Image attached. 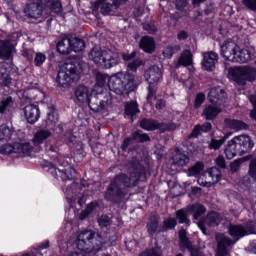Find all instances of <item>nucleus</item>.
Segmentation results:
<instances>
[{
  "instance_id": "14",
  "label": "nucleus",
  "mask_w": 256,
  "mask_h": 256,
  "mask_svg": "<svg viewBox=\"0 0 256 256\" xmlns=\"http://www.w3.org/2000/svg\"><path fill=\"white\" fill-rule=\"evenodd\" d=\"M222 217L217 212H210L205 220H199L197 222V226L202 231L204 235H207V230L205 229V226L208 227H217L219 226V223H221Z\"/></svg>"
},
{
  "instance_id": "51",
  "label": "nucleus",
  "mask_w": 256,
  "mask_h": 256,
  "mask_svg": "<svg viewBox=\"0 0 256 256\" xmlns=\"http://www.w3.org/2000/svg\"><path fill=\"white\" fill-rule=\"evenodd\" d=\"M225 144V140L220 139H212L209 143V149H214V151H217L218 149H221L223 145Z\"/></svg>"
},
{
  "instance_id": "20",
  "label": "nucleus",
  "mask_w": 256,
  "mask_h": 256,
  "mask_svg": "<svg viewBox=\"0 0 256 256\" xmlns=\"http://www.w3.org/2000/svg\"><path fill=\"white\" fill-rule=\"evenodd\" d=\"M23 113L25 119L33 124L39 121V117H41V111L39 110V106L35 104H28L23 108Z\"/></svg>"
},
{
  "instance_id": "31",
  "label": "nucleus",
  "mask_w": 256,
  "mask_h": 256,
  "mask_svg": "<svg viewBox=\"0 0 256 256\" xmlns=\"http://www.w3.org/2000/svg\"><path fill=\"white\" fill-rule=\"evenodd\" d=\"M109 75L103 74V73H97L96 74V85H95V91L96 93H101V91H105V86L109 85Z\"/></svg>"
},
{
  "instance_id": "9",
  "label": "nucleus",
  "mask_w": 256,
  "mask_h": 256,
  "mask_svg": "<svg viewBox=\"0 0 256 256\" xmlns=\"http://www.w3.org/2000/svg\"><path fill=\"white\" fill-rule=\"evenodd\" d=\"M111 103H113V96L111 92L105 90L90 96L88 107L91 111H94V113H100V111H105V108L109 107Z\"/></svg>"
},
{
  "instance_id": "8",
  "label": "nucleus",
  "mask_w": 256,
  "mask_h": 256,
  "mask_svg": "<svg viewBox=\"0 0 256 256\" xmlns=\"http://www.w3.org/2000/svg\"><path fill=\"white\" fill-rule=\"evenodd\" d=\"M228 75L238 85H246L247 81H256V69L249 66L229 68Z\"/></svg>"
},
{
  "instance_id": "22",
  "label": "nucleus",
  "mask_w": 256,
  "mask_h": 256,
  "mask_svg": "<svg viewBox=\"0 0 256 256\" xmlns=\"http://www.w3.org/2000/svg\"><path fill=\"white\" fill-rule=\"evenodd\" d=\"M95 7H100L102 15H109L113 11L119 9V2L116 0H98Z\"/></svg>"
},
{
  "instance_id": "54",
  "label": "nucleus",
  "mask_w": 256,
  "mask_h": 256,
  "mask_svg": "<svg viewBox=\"0 0 256 256\" xmlns=\"http://www.w3.org/2000/svg\"><path fill=\"white\" fill-rule=\"evenodd\" d=\"M66 142L72 143V145H77V147H80V149L83 147V144L81 142H77V137H75V135L72 133L66 135Z\"/></svg>"
},
{
  "instance_id": "18",
  "label": "nucleus",
  "mask_w": 256,
  "mask_h": 256,
  "mask_svg": "<svg viewBox=\"0 0 256 256\" xmlns=\"http://www.w3.org/2000/svg\"><path fill=\"white\" fill-rule=\"evenodd\" d=\"M223 111V106L221 104H206L204 110L202 112V117L206 119V121H213L217 119L219 113Z\"/></svg>"
},
{
  "instance_id": "21",
  "label": "nucleus",
  "mask_w": 256,
  "mask_h": 256,
  "mask_svg": "<svg viewBox=\"0 0 256 256\" xmlns=\"http://www.w3.org/2000/svg\"><path fill=\"white\" fill-rule=\"evenodd\" d=\"M217 63H219V54L214 51L203 53L202 66L206 71H213Z\"/></svg>"
},
{
  "instance_id": "44",
  "label": "nucleus",
  "mask_w": 256,
  "mask_h": 256,
  "mask_svg": "<svg viewBox=\"0 0 256 256\" xmlns=\"http://www.w3.org/2000/svg\"><path fill=\"white\" fill-rule=\"evenodd\" d=\"M13 106V97L8 96L6 98H3L0 102V113L3 115L9 109V107Z\"/></svg>"
},
{
  "instance_id": "17",
  "label": "nucleus",
  "mask_w": 256,
  "mask_h": 256,
  "mask_svg": "<svg viewBox=\"0 0 256 256\" xmlns=\"http://www.w3.org/2000/svg\"><path fill=\"white\" fill-rule=\"evenodd\" d=\"M144 77L149 85H157V83H161V81H163V72L159 66L154 65L144 73Z\"/></svg>"
},
{
  "instance_id": "59",
  "label": "nucleus",
  "mask_w": 256,
  "mask_h": 256,
  "mask_svg": "<svg viewBox=\"0 0 256 256\" xmlns=\"http://www.w3.org/2000/svg\"><path fill=\"white\" fill-rule=\"evenodd\" d=\"M215 163L217 167H220V169H227V163L225 162V157L223 155H219L215 159Z\"/></svg>"
},
{
  "instance_id": "58",
  "label": "nucleus",
  "mask_w": 256,
  "mask_h": 256,
  "mask_svg": "<svg viewBox=\"0 0 256 256\" xmlns=\"http://www.w3.org/2000/svg\"><path fill=\"white\" fill-rule=\"evenodd\" d=\"M249 175L256 180V158L252 159L249 165Z\"/></svg>"
},
{
  "instance_id": "60",
  "label": "nucleus",
  "mask_w": 256,
  "mask_h": 256,
  "mask_svg": "<svg viewBox=\"0 0 256 256\" xmlns=\"http://www.w3.org/2000/svg\"><path fill=\"white\" fill-rule=\"evenodd\" d=\"M242 3L250 11H256V0H242Z\"/></svg>"
},
{
  "instance_id": "45",
  "label": "nucleus",
  "mask_w": 256,
  "mask_h": 256,
  "mask_svg": "<svg viewBox=\"0 0 256 256\" xmlns=\"http://www.w3.org/2000/svg\"><path fill=\"white\" fill-rule=\"evenodd\" d=\"M205 166H203V163L197 162L194 166L190 167L188 170L189 177H197L201 171H203Z\"/></svg>"
},
{
  "instance_id": "55",
  "label": "nucleus",
  "mask_w": 256,
  "mask_h": 256,
  "mask_svg": "<svg viewBox=\"0 0 256 256\" xmlns=\"http://www.w3.org/2000/svg\"><path fill=\"white\" fill-rule=\"evenodd\" d=\"M173 3L177 11H183V9L189 5V0H174Z\"/></svg>"
},
{
  "instance_id": "57",
  "label": "nucleus",
  "mask_w": 256,
  "mask_h": 256,
  "mask_svg": "<svg viewBox=\"0 0 256 256\" xmlns=\"http://www.w3.org/2000/svg\"><path fill=\"white\" fill-rule=\"evenodd\" d=\"M203 103H205V94H203V93L197 94L195 101H194L195 108L199 109V107H201V105H203Z\"/></svg>"
},
{
  "instance_id": "33",
  "label": "nucleus",
  "mask_w": 256,
  "mask_h": 256,
  "mask_svg": "<svg viewBox=\"0 0 256 256\" xmlns=\"http://www.w3.org/2000/svg\"><path fill=\"white\" fill-rule=\"evenodd\" d=\"M50 13H61V1L59 0H38Z\"/></svg>"
},
{
  "instance_id": "4",
  "label": "nucleus",
  "mask_w": 256,
  "mask_h": 256,
  "mask_svg": "<svg viewBox=\"0 0 256 256\" xmlns=\"http://www.w3.org/2000/svg\"><path fill=\"white\" fill-rule=\"evenodd\" d=\"M81 73H83V68H81L79 62H66L59 68L56 83H58L59 87L67 89V87H71L73 81H79Z\"/></svg>"
},
{
  "instance_id": "34",
  "label": "nucleus",
  "mask_w": 256,
  "mask_h": 256,
  "mask_svg": "<svg viewBox=\"0 0 256 256\" xmlns=\"http://www.w3.org/2000/svg\"><path fill=\"white\" fill-rule=\"evenodd\" d=\"M10 73V68H9V64L4 63L1 65L0 67V81L1 83L7 87L8 85H11V76L9 75Z\"/></svg>"
},
{
  "instance_id": "11",
  "label": "nucleus",
  "mask_w": 256,
  "mask_h": 256,
  "mask_svg": "<svg viewBox=\"0 0 256 256\" xmlns=\"http://www.w3.org/2000/svg\"><path fill=\"white\" fill-rule=\"evenodd\" d=\"M66 199L70 207H75L76 203H78L80 207H83L87 201L85 195H83V185L72 184L68 186L66 189Z\"/></svg>"
},
{
  "instance_id": "52",
  "label": "nucleus",
  "mask_w": 256,
  "mask_h": 256,
  "mask_svg": "<svg viewBox=\"0 0 256 256\" xmlns=\"http://www.w3.org/2000/svg\"><path fill=\"white\" fill-rule=\"evenodd\" d=\"M141 65H143V60L137 58L135 60H133L132 62L128 63L127 67L129 69V71H137V69H139V67H141Z\"/></svg>"
},
{
  "instance_id": "7",
  "label": "nucleus",
  "mask_w": 256,
  "mask_h": 256,
  "mask_svg": "<svg viewBox=\"0 0 256 256\" xmlns=\"http://www.w3.org/2000/svg\"><path fill=\"white\" fill-rule=\"evenodd\" d=\"M254 146L255 144L251 140V137L240 135L234 137L227 143L224 153L227 159H234L237 155L241 157L245 153H249Z\"/></svg>"
},
{
  "instance_id": "25",
  "label": "nucleus",
  "mask_w": 256,
  "mask_h": 256,
  "mask_svg": "<svg viewBox=\"0 0 256 256\" xmlns=\"http://www.w3.org/2000/svg\"><path fill=\"white\" fill-rule=\"evenodd\" d=\"M15 46L9 40H0V59H11Z\"/></svg>"
},
{
  "instance_id": "12",
  "label": "nucleus",
  "mask_w": 256,
  "mask_h": 256,
  "mask_svg": "<svg viewBox=\"0 0 256 256\" xmlns=\"http://www.w3.org/2000/svg\"><path fill=\"white\" fill-rule=\"evenodd\" d=\"M32 149L33 146H31V143L29 142H16L14 144H5L1 146L0 153L1 155H11V153H22V155H30Z\"/></svg>"
},
{
  "instance_id": "42",
  "label": "nucleus",
  "mask_w": 256,
  "mask_h": 256,
  "mask_svg": "<svg viewBox=\"0 0 256 256\" xmlns=\"http://www.w3.org/2000/svg\"><path fill=\"white\" fill-rule=\"evenodd\" d=\"M179 239L181 249H189V247H191L189 238H187V231H185L184 229L179 231Z\"/></svg>"
},
{
  "instance_id": "32",
  "label": "nucleus",
  "mask_w": 256,
  "mask_h": 256,
  "mask_svg": "<svg viewBox=\"0 0 256 256\" xmlns=\"http://www.w3.org/2000/svg\"><path fill=\"white\" fill-rule=\"evenodd\" d=\"M229 233L233 239H241V237H245L249 235V230L243 226L239 225H230L229 226Z\"/></svg>"
},
{
  "instance_id": "10",
  "label": "nucleus",
  "mask_w": 256,
  "mask_h": 256,
  "mask_svg": "<svg viewBox=\"0 0 256 256\" xmlns=\"http://www.w3.org/2000/svg\"><path fill=\"white\" fill-rule=\"evenodd\" d=\"M57 163L62 168L57 169L53 164H50L49 167V173H51L53 177H60L63 181H71L77 177V172L69 165L68 161H65V157L60 156L57 159Z\"/></svg>"
},
{
  "instance_id": "47",
  "label": "nucleus",
  "mask_w": 256,
  "mask_h": 256,
  "mask_svg": "<svg viewBox=\"0 0 256 256\" xmlns=\"http://www.w3.org/2000/svg\"><path fill=\"white\" fill-rule=\"evenodd\" d=\"M176 217L180 224L185 223V225H189L191 223V220H189V217H187V212H185L183 209L176 212Z\"/></svg>"
},
{
  "instance_id": "46",
  "label": "nucleus",
  "mask_w": 256,
  "mask_h": 256,
  "mask_svg": "<svg viewBox=\"0 0 256 256\" xmlns=\"http://www.w3.org/2000/svg\"><path fill=\"white\" fill-rule=\"evenodd\" d=\"M174 227H177V219L175 218H166L163 221V227H162V231H169L171 229H173Z\"/></svg>"
},
{
  "instance_id": "40",
  "label": "nucleus",
  "mask_w": 256,
  "mask_h": 256,
  "mask_svg": "<svg viewBox=\"0 0 256 256\" xmlns=\"http://www.w3.org/2000/svg\"><path fill=\"white\" fill-rule=\"evenodd\" d=\"M71 49L75 53H81L85 49V41L80 38H72Z\"/></svg>"
},
{
  "instance_id": "26",
  "label": "nucleus",
  "mask_w": 256,
  "mask_h": 256,
  "mask_svg": "<svg viewBox=\"0 0 256 256\" xmlns=\"http://www.w3.org/2000/svg\"><path fill=\"white\" fill-rule=\"evenodd\" d=\"M193 65V53L191 50H184L180 57L178 58L177 63L175 64V68L179 69V67H191Z\"/></svg>"
},
{
  "instance_id": "63",
  "label": "nucleus",
  "mask_w": 256,
  "mask_h": 256,
  "mask_svg": "<svg viewBox=\"0 0 256 256\" xmlns=\"http://www.w3.org/2000/svg\"><path fill=\"white\" fill-rule=\"evenodd\" d=\"M239 167H241V161L239 160H234L231 164H230V171L232 173H237V171H239Z\"/></svg>"
},
{
  "instance_id": "23",
  "label": "nucleus",
  "mask_w": 256,
  "mask_h": 256,
  "mask_svg": "<svg viewBox=\"0 0 256 256\" xmlns=\"http://www.w3.org/2000/svg\"><path fill=\"white\" fill-rule=\"evenodd\" d=\"M52 135L51 131L45 128L37 130L32 139L34 147H41Z\"/></svg>"
},
{
  "instance_id": "41",
  "label": "nucleus",
  "mask_w": 256,
  "mask_h": 256,
  "mask_svg": "<svg viewBox=\"0 0 256 256\" xmlns=\"http://www.w3.org/2000/svg\"><path fill=\"white\" fill-rule=\"evenodd\" d=\"M99 205L97 202H91L87 205L86 209L82 211L79 215L80 221H83L84 219H87V216L91 215L93 213L94 209Z\"/></svg>"
},
{
  "instance_id": "36",
  "label": "nucleus",
  "mask_w": 256,
  "mask_h": 256,
  "mask_svg": "<svg viewBox=\"0 0 256 256\" xmlns=\"http://www.w3.org/2000/svg\"><path fill=\"white\" fill-rule=\"evenodd\" d=\"M147 231L149 235H155L159 231V216L151 215L147 222Z\"/></svg>"
},
{
  "instance_id": "29",
  "label": "nucleus",
  "mask_w": 256,
  "mask_h": 256,
  "mask_svg": "<svg viewBox=\"0 0 256 256\" xmlns=\"http://www.w3.org/2000/svg\"><path fill=\"white\" fill-rule=\"evenodd\" d=\"M140 127L144 129V131H155L156 129H165L163 128V123H159L153 119H143L140 121Z\"/></svg>"
},
{
  "instance_id": "2",
  "label": "nucleus",
  "mask_w": 256,
  "mask_h": 256,
  "mask_svg": "<svg viewBox=\"0 0 256 256\" xmlns=\"http://www.w3.org/2000/svg\"><path fill=\"white\" fill-rule=\"evenodd\" d=\"M88 59L93 61L97 67H101V69H113V67H117L121 63L119 53L111 49L103 50L99 47L91 49L88 53Z\"/></svg>"
},
{
  "instance_id": "62",
  "label": "nucleus",
  "mask_w": 256,
  "mask_h": 256,
  "mask_svg": "<svg viewBox=\"0 0 256 256\" xmlns=\"http://www.w3.org/2000/svg\"><path fill=\"white\" fill-rule=\"evenodd\" d=\"M57 121H59V118H57V115L54 112L48 114V125H56Z\"/></svg>"
},
{
  "instance_id": "15",
  "label": "nucleus",
  "mask_w": 256,
  "mask_h": 256,
  "mask_svg": "<svg viewBox=\"0 0 256 256\" xmlns=\"http://www.w3.org/2000/svg\"><path fill=\"white\" fill-rule=\"evenodd\" d=\"M43 7L45 4H42L41 1L33 0L32 3L25 6L24 13L30 19H39L43 15Z\"/></svg>"
},
{
  "instance_id": "27",
  "label": "nucleus",
  "mask_w": 256,
  "mask_h": 256,
  "mask_svg": "<svg viewBox=\"0 0 256 256\" xmlns=\"http://www.w3.org/2000/svg\"><path fill=\"white\" fill-rule=\"evenodd\" d=\"M187 211L193 215L194 221H199V219L203 217L205 213H207V208H205L203 204L195 203L191 206H188Z\"/></svg>"
},
{
  "instance_id": "3",
  "label": "nucleus",
  "mask_w": 256,
  "mask_h": 256,
  "mask_svg": "<svg viewBox=\"0 0 256 256\" xmlns=\"http://www.w3.org/2000/svg\"><path fill=\"white\" fill-rule=\"evenodd\" d=\"M76 245L83 253H99L103 250L105 240L93 230H85L78 235Z\"/></svg>"
},
{
  "instance_id": "35",
  "label": "nucleus",
  "mask_w": 256,
  "mask_h": 256,
  "mask_svg": "<svg viewBox=\"0 0 256 256\" xmlns=\"http://www.w3.org/2000/svg\"><path fill=\"white\" fill-rule=\"evenodd\" d=\"M225 123L229 129H233L234 131H245L249 129V126L241 120L226 119Z\"/></svg>"
},
{
  "instance_id": "48",
  "label": "nucleus",
  "mask_w": 256,
  "mask_h": 256,
  "mask_svg": "<svg viewBox=\"0 0 256 256\" xmlns=\"http://www.w3.org/2000/svg\"><path fill=\"white\" fill-rule=\"evenodd\" d=\"M175 49L177 51H180L181 50V46H167L166 48H164L163 50V56L166 58V59H171V57H173V55H175Z\"/></svg>"
},
{
  "instance_id": "37",
  "label": "nucleus",
  "mask_w": 256,
  "mask_h": 256,
  "mask_svg": "<svg viewBox=\"0 0 256 256\" xmlns=\"http://www.w3.org/2000/svg\"><path fill=\"white\" fill-rule=\"evenodd\" d=\"M173 165L177 167H185V165H189V156L181 153L176 152L175 155L172 157Z\"/></svg>"
},
{
  "instance_id": "19",
  "label": "nucleus",
  "mask_w": 256,
  "mask_h": 256,
  "mask_svg": "<svg viewBox=\"0 0 256 256\" xmlns=\"http://www.w3.org/2000/svg\"><path fill=\"white\" fill-rule=\"evenodd\" d=\"M225 99H227V92H225L221 87H214L208 93V101L210 103H214V105L223 106Z\"/></svg>"
},
{
  "instance_id": "5",
  "label": "nucleus",
  "mask_w": 256,
  "mask_h": 256,
  "mask_svg": "<svg viewBox=\"0 0 256 256\" xmlns=\"http://www.w3.org/2000/svg\"><path fill=\"white\" fill-rule=\"evenodd\" d=\"M221 55L225 61L232 63H249L251 61V52L249 48L241 49L237 43L226 40L221 45Z\"/></svg>"
},
{
  "instance_id": "16",
  "label": "nucleus",
  "mask_w": 256,
  "mask_h": 256,
  "mask_svg": "<svg viewBox=\"0 0 256 256\" xmlns=\"http://www.w3.org/2000/svg\"><path fill=\"white\" fill-rule=\"evenodd\" d=\"M217 253L216 256H231L227 249L233 245V241L225 234H216Z\"/></svg>"
},
{
  "instance_id": "61",
  "label": "nucleus",
  "mask_w": 256,
  "mask_h": 256,
  "mask_svg": "<svg viewBox=\"0 0 256 256\" xmlns=\"http://www.w3.org/2000/svg\"><path fill=\"white\" fill-rule=\"evenodd\" d=\"M250 102L252 103L254 109L251 111L250 115L252 117V119H254L256 121V96L255 95H251L249 97Z\"/></svg>"
},
{
  "instance_id": "43",
  "label": "nucleus",
  "mask_w": 256,
  "mask_h": 256,
  "mask_svg": "<svg viewBox=\"0 0 256 256\" xmlns=\"http://www.w3.org/2000/svg\"><path fill=\"white\" fill-rule=\"evenodd\" d=\"M132 139L138 143H147V141H151V137H149L146 133H141V131L134 132L132 134Z\"/></svg>"
},
{
  "instance_id": "49",
  "label": "nucleus",
  "mask_w": 256,
  "mask_h": 256,
  "mask_svg": "<svg viewBox=\"0 0 256 256\" xmlns=\"http://www.w3.org/2000/svg\"><path fill=\"white\" fill-rule=\"evenodd\" d=\"M140 256H163V250L160 247H155L142 252Z\"/></svg>"
},
{
  "instance_id": "28",
  "label": "nucleus",
  "mask_w": 256,
  "mask_h": 256,
  "mask_svg": "<svg viewBox=\"0 0 256 256\" xmlns=\"http://www.w3.org/2000/svg\"><path fill=\"white\" fill-rule=\"evenodd\" d=\"M140 48L145 51V53H153L156 49L155 39L151 36H144L140 39Z\"/></svg>"
},
{
  "instance_id": "64",
  "label": "nucleus",
  "mask_w": 256,
  "mask_h": 256,
  "mask_svg": "<svg viewBox=\"0 0 256 256\" xmlns=\"http://www.w3.org/2000/svg\"><path fill=\"white\" fill-rule=\"evenodd\" d=\"M189 38V32L182 30L180 32H178L177 34V39L178 41H185Z\"/></svg>"
},
{
  "instance_id": "56",
  "label": "nucleus",
  "mask_w": 256,
  "mask_h": 256,
  "mask_svg": "<svg viewBox=\"0 0 256 256\" xmlns=\"http://www.w3.org/2000/svg\"><path fill=\"white\" fill-rule=\"evenodd\" d=\"M98 223L101 227H109V225H111V217L107 216V215H102L99 219H98Z\"/></svg>"
},
{
  "instance_id": "6",
  "label": "nucleus",
  "mask_w": 256,
  "mask_h": 256,
  "mask_svg": "<svg viewBox=\"0 0 256 256\" xmlns=\"http://www.w3.org/2000/svg\"><path fill=\"white\" fill-rule=\"evenodd\" d=\"M108 88L116 95H125L135 89V75L128 72H118L109 78Z\"/></svg>"
},
{
  "instance_id": "38",
  "label": "nucleus",
  "mask_w": 256,
  "mask_h": 256,
  "mask_svg": "<svg viewBox=\"0 0 256 256\" xmlns=\"http://www.w3.org/2000/svg\"><path fill=\"white\" fill-rule=\"evenodd\" d=\"M13 137V130L7 125L0 126V141H9Z\"/></svg>"
},
{
  "instance_id": "39",
  "label": "nucleus",
  "mask_w": 256,
  "mask_h": 256,
  "mask_svg": "<svg viewBox=\"0 0 256 256\" xmlns=\"http://www.w3.org/2000/svg\"><path fill=\"white\" fill-rule=\"evenodd\" d=\"M137 113H139V106L137 105V102H129L125 105V114L128 117H134Z\"/></svg>"
},
{
  "instance_id": "1",
  "label": "nucleus",
  "mask_w": 256,
  "mask_h": 256,
  "mask_svg": "<svg viewBox=\"0 0 256 256\" xmlns=\"http://www.w3.org/2000/svg\"><path fill=\"white\" fill-rule=\"evenodd\" d=\"M147 179V172L143 165L136 163L132 165L129 174H118L108 186L105 192V199L112 203H119L127 194L125 189L137 187L139 181Z\"/></svg>"
},
{
  "instance_id": "53",
  "label": "nucleus",
  "mask_w": 256,
  "mask_h": 256,
  "mask_svg": "<svg viewBox=\"0 0 256 256\" xmlns=\"http://www.w3.org/2000/svg\"><path fill=\"white\" fill-rule=\"evenodd\" d=\"M156 93H157V89L154 86L149 85L148 86V95H147L148 103L153 104V99H157Z\"/></svg>"
},
{
  "instance_id": "30",
  "label": "nucleus",
  "mask_w": 256,
  "mask_h": 256,
  "mask_svg": "<svg viewBox=\"0 0 256 256\" xmlns=\"http://www.w3.org/2000/svg\"><path fill=\"white\" fill-rule=\"evenodd\" d=\"M71 43H72V39L68 37H64L60 41H58L57 43L58 53H60L61 55H69V53L72 52Z\"/></svg>"
},
{
  "instance_id": "24",
  "label": "nucleus",
  "mask_w": 256,
  "mask_h": 256,
  "mask_svg": "<svg viewBox=\"0 0 256 256\" xmlns=\"http://www.w3.org/2000/svg\"><path fill=\"white\" fill-rule=\"evenodd\" d=\"M74 95L78 101V103H89V99H91V92L89 88L85 85H79L75 88Z\"/></svg>"
},
{
  "instance_id": "13",
  "label": "nucleus",
  "mask_w": 256,
  "mask_h": 256,
  "mask_svg": "<svg viewBox=\"0 0 256 256\" xmlns=\"http://www.w3.org/2000/svg\"><path fill=\"white\" fill-rule=\"evenodd\" d=\"M221 181V170L217 167H212L206 170L199 178L198 183L202 185V187H211L215 185V183H219Z\"/></svg>"
},
{
  "instance_id": "50",
  "label": "nucleus",
  "mask_w": 256,
  "mask_h": 256,
  "mask_svg": "<svg viewBox=\"0 0 256 256\" xmlns=\"http://www.w3.org/2000/svg\"><path fill=\"white\" fill-rule=\"evenodd\" d=\"M46 60H47V56H45V54H43L41 52L36 53V55L34 57L35 67H41V65H43Z\"/></svg>"
}]
</instances>
